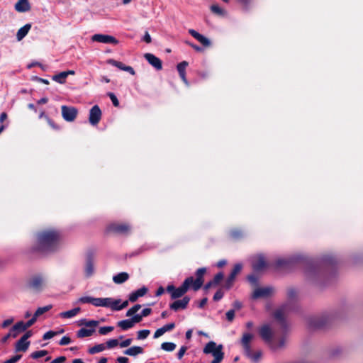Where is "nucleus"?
<instances>
[{"instance_id": "a19ab883", "label": "nucleus", "mask_w": 363, "mask_h": 363, "mask_svg": "<svg viewBox=\"0 0 363 363\" xmlns=\"http://www.w3.org/2000/svg\"><path fill=\"white\" fill-rule=\"evenodd\" d=\"M47 354H48V351H46V350H38V351L33 352L30 354V357L33 359H38V358H40V357H43L45 355H47Z\"/></svg>"}, {"instance_id": "58836bf2", "label": "nucleus", "mask_w": 363, "mask_h": 363, "mask_svg": "<svg viewBox=\"0 0 363 363\" xmlns=\"http://www.w3.org/2000/svg\"><path fill=\"white\" fill-rule=\"evenodd\" d=\"M114 328L113 326H104L101 327L99 330V333L101 335H106L108 333L112 332Z\"/></svg>"}, {"instance_id": "79ce46f5", "label": "nucleus", "mask_w": 363, "mask_h": 363, "mask_svg": "<svg viewBox=\"0 0 363 363\" xmlns=\"http://www.w3.org/2000/svg\"><path fill=\"white\" fill-rule=\"evenodd\" d=\"M106 347L108 349H112L119 345L118 339H110L106 342Z\"/></svg>"}, {"instance_id": "c756f323", "label": "nucleus", "mask_w": 363, "mask_h": 363, "mask_svg": "<svg viewBox=\"0 0 363 363\" xmlns=\"http://www.w3.org/2000/svg\"><path fill=\"white\" fill-rule=\"evenodd\" d=\"M106 349V345L104 343L96 345L91 347H89L88 352L90 354H94L104 351Z\"/></svg>"}, {"instance_id": "864d4df0", "label": "nucleus", "mask_w": 363, "mask_h": 363, "mask_svg": "<svg viewBox=\"0 0 363 363\" xmlns=\"http://www.w3.org/2000/svg\"><path fill=\"white\" fill-rule=\"evenodd\" d=\"M71 342V339L67 336H64L61 338L59 344L60 345H67Z\"/></svg>"}, {"instance_id": "69168bd1", "label": "nucleus", "mask_w": 363, "mask_h": 363, "mask_svg": "<svg viewBox=\"0 0 363 363\" xmlns=\"http://www.w3.org/2000/svg\"><path fill=\"white\" fill-rule=\"evenodd\" d=\"M151 311H152L151 308H144L141 312V315L143 317H147L151 313Z\"/></svg>"}, {"instance_id": "ddd939ff", "label": "nucleus", "mask_w": 363, "mask_h": 363, "mask_svg": "<svg viewBox=\"0 0 363 363\" xmlns=\"http://www.w3.org/2000/svg\"><path fill=\"white\" fill-rule=\"evenodd\" d=\"M272 292L273 289L271 287L257 288L252 294V298H259L268 297Z\"/></svg>"}, {"instance_id": "ea45409f", "label": "nucleus", "mask_w": 363, "mask_h": 363, "mask_svg": "<svg viewBox=\"0 0 363 363\" xmlns=\"http://www.w3.org/2000/svg\"><path fill=\"white\" fill-rule=\"evenodd\" d=\"M141 308V306L140 304H136L132 308H130L126 313V316L130 317L133 315H135Z\"/></svg>"}, {"instance_id": "393cba45", "label": "nucleus", "mask_w": 363, "mask_h": 363, "mask_svg": "<svg viewBox=\"0 0 363 363\" xmlns=\"http://www.w3.org/2000/svg\"><path fill=\"white\" fill-rule=\"evenodd\" d=\"M31 25L30 23H27L24 26L21 28L16 33L17 40L18 41L21 40L28 34Z\"/></svg>"}, {"instance_id": "3c124183", "label": "nucleus", "mask_w": 363, "mask_h": 363, "mask_svg": "<svg viewBox=\"0 0 363 363\" xmlns=\"http://www.w3.org/2000/svg\"><path fill=\"white\" fill-rule=\"evenodd\" d=\"M133 340L131 338L125 339V340L121 342L119 345L121 348L127 347L132 343Z\"/></svg>"}, {"instance_id": "20e7f679", "label": "nucleus", "mask_w": 363, "mask_h": 363, "mask_svg": "<svg viewBox=\"0 0 363 363\" xmlns=\"http://www.w3.org/2000/svg\"><path fill=\"white\" fill-rule=\"evenodd\" d=\"M254 338V335L250 333H244L240 340V343L243 347L245 354L253 362H257L262 357L261 351L252 352L250 342Z\"/></svg>"}, {"instance_id": "2f4dec72", "label": "nucleus", "mask_w": 363, "mask_h": 363, "mask_svg": "<svg viewBox=\"0 0 363 363\" xmlns=\"http://www.w3.org/2000/svg\"><path fill=\"white\" fill-rule=\"evenodd\" d=\"M94 262L91 259H88L85 267L86 276L88 277H91L94 274Z\"/></svg>"}, {"instance_id": "e433bc0d", "label": "nucleus", "mask_w": 363, "mask_h": 363, "mask_svg": "<svg viewBox=\"0 0 363 363\" xmlns=\"http://www.w3.org/2000/svg\"><path fill=\"white\" fill-rule=\"evenodd\" d=\"M150 334V331L149 330H139L137 333V338L138 340H145L149 336Z\"/></svg>"}, {"instance_id": "4be33fe9", "label": "nucleus", "mask_w": 363, "mask_h": 363, "mask_svg": "<svg viewBox=\"0 0 363 363\" xmlns=\"http://www.w3.org/2000/svg\"><path fill=\"white\" fill-rule=\"evenodd\" d=\"M143 348L140 346H133L123 352L125 354L132 357H135L138 354H143Z\"/></svg>"}, {"instance_id": "f704fd0d", "label": "nucleus", "mask_w": 363, "mask_h": 363, "mask_svg": "<svg viewBox=\"0 0 363 363\" xmlns=\"http://www.w3.org/2000/svg\"><path fill=\"white\" fill-rule=\"evenodd\" d=\"M51 308H52V305H48L44 307H40L36 310L33 316L35 317V318L37 319L38 317L43 315L45 312L50 311Z\"/></svg>"}, {"instance_id": "49530a36", "label": "nucleus", "mask_w": 363, "mask_h": 363, "mask_svg": "<svg viewBox=\"0 0 363 363\" xmlns=\"http://www.w3.org/2000/svg\"><path fill=\"white\" fill-rule=\"evenodd\" d=\"M108 95L110 99L111 100L113 106L116 107L118 106L119 101H118L117 97L116 96V95L113 93H108Z\"/></svg>"}, {"instance_id": "a211bd4d", "label": "nucleus", "mask_w": 363, "mask_h": 363, "mask_svg": "<svg viewBox=\"0 0 363 363\" xmlns=\"http://www.w3.org/2000/svg\"><path fill=\"white\" fill-rule=\"evenodd\" d=\"M190 298L187 296L184 297L182 299L175 301L170 305L171 309L174 311H178L180 309H184L186 308Z\"/></svg>"}, {"instance_id": "c9c22d12", "label": "nucleus", "mask_w": 363, "mask_h": 363, "mask_svg": "<svg viewBox=\"0 0 363 363\" xmlns=\"http://www.w3.org/2000/svg\"><path fill=\"white\" fill-rule=\"evenodd\" d=\"M161 348L167 352H172L176 348V345L173 342H163Z\"/></svg>"}, {"instance_id": "b1692460", "label": "nucleus", "mask_w": 363, "mask_h": 363, "mask_svg": "<svg viewBox=\"0 0 363 363\" xmlns=\"http://www.w3.org/2000/svg\"><path fill=\"white\" fill-rule=\"evenodd\" d=\"M112 310L113 311H121L125 308H126L128 305V301H125L121 303L120 299H113L112 300Z\"/></svg>"}, {"instance_id": "5fc2aeb1", "label": "nucleus", "mask_w": 363, "mask_h": 363, "mask_svg": "<svg viewBox=\"0 0 363 363\" xmlns=\"http://www.w3.org/2000/svg\"><path fill=\"white\" fill-rule=\"evenodd\" d=\"M223 273H221V272H220V273L217 274L215 276V277H214V279H213V284H214L215 285L218 284V283H219V282L223 279Z\"/></svg>"}, {"instance_id": "7c9ffc66", "label": "nucleus", "mask_w": 363, "mask_h": 363, "mask_svg": "<svg viewBox=\"0 0 363 363\" xmlns=\"http://www.w3.org/2000/svg\"><path fill=\"white\" fill-rule=\"evenodd\" d=\"M118 326L123 330H127L134 326V324L131 319L123 320L117 323Z\"/></svg>"}, {"instance_id": "37998d69", "label": "nucleus", "mask_w": 363, "mask_h": 363, "mask_svg": "<svg viewBox=\"0 0 363 363\" xmlns=\"http://www.w3.org/2000/svg\"><path fill=\"white\" fill-rule=\"evenodd\" d=\"M93 297L91 296H82L79 298L77 303H91L92 304Z\"/></svg>"}, {"instance_id": "774afa93", "label": "nucleus", "mask_w": 363, "mask_h": 363, "mask_svg": "<svg viewBox=\"0 0 363 363\" xmlns=\"http://www.w3.org/2000/svg\"><path fill=\"white\" fill-rule=\"evenodd\" d=\"M33 333L30 330L29 331H27L22 337L21 338H23V340H28V339L29 337H30L32 336Z\"/></svg>"}, {"instance_id": "338daca9", "label": "nucleus", "mask_w": 363, "mask_h": 363, "mask_svg": "<svg viewBox=\"0 0 363 363\" xmlns=\"http://www.w3.org/2000/svg\"><path fill=\"white\" fill-rule=\"evenodd\" d=\"M13 322V318H9V319L5 320L2 323V327L3 328H6L9 325H10Z\"/></svg>"}, {"instance_id": "a878e982", "label": "nucleus", "mask_w": 363, "mask_h": 363, "mask_svg": "<svg viewBox=\"0 0 363 363\" xmlns=\"http://www.w3.org/2000/svg\"><path fill=\"white\" fill-rule=\"evenodd\" d=\"M79 311L80 308H75L72 310L60 313L59 316L62 318H71L77 315Z\"/></svg>"}, {"instance_id": "6ab92c4d", "label": "nucleus", "mask_w": 363, "mask_h": 363, "mask_svg": "<svg viewBox=\"0 0 363 363\" xmlns=\"http://www.w3.org/2000/svg\"><path fill=\"white\" fill-rule=\"evenodd\" d=\"M15 9L18 12H26L30 9L28 0H18L15 4Z\"/></svg>"}, {"instance_id": "dca6fc26", "label": "nucleus", "mask_w": 363, "mask_h": 363, "mask_svg": "<svg viewBox=\"0 0 363 363\" xmlns=\"http://www.w3.org/2000/svg\"><path fill=\"white\" fill-rule=\"evenodd\" d=\"M107 62L109 64V65H111L114 67H116L117 68L121 69V70H123V71H125V72H128V73H130V74L132 75H135V72L133 69V68L130 66H127L125 65H124L123 62H118V61H116L115 60H113V59H110L107 61Z\"/></svg>"}, {"instance_id": "de8ad7c7", "label": "nucleus", "mask_w": 363, "mask_h": 363, "mask_svg": "<svg viewBox=\"0 0 363 363\" xmlns=\"http://www.w3.org/2000/svg\"><path fill=\"white\" fill-rule=\"evenodd\" d=\"M296 291L295 289H290L288 290L287 297L289 301H292L293 299H294L296 298Z\"/></svg>"}, {"instance_id": "603ef678", "label": "nucleus", "mask_w": 363, "mask_h": 363, "mask_svg": "<svg viewBox=\"0 0 363 363\" xmlns=\"http://www.w3.org/2000/svg\"><path fill=\"white\" fill-rule=\"evenodd\" d=\"M174 327H175V324L174 323H170L164 325L162 328H163V330L164 331V333H166L168 331H171L172 330H173L174 328Z\"/></svg>"}, {"instance_id": "f8f14e48", "label": "nucleus", "mask_w": 363, "mask_h": 363, "mask_svg": "<svg viewBox=\"0 0 363 363\" xmlns=\"http://www.w3.org/2000/svg\"><path fill=\"white\" fill-rule=\"evenodd\" d=\"M112 298H93L92 305L96 307L110 308L112 310Z\"/></svg>"}, {"instance_id": "0eeeda50", "label": "nucleus", "mask_w": 363, "mask_h": 363, "mask_svg": "<svg viewBox=\"0 0 363 363\" xmlns=\"http://www.w3.org/2000/svg\"><path fill=\"white\" fill-rule=\"evenodd\" d=\"M91 40L105 44L117 45L118 43V40L113 36L104 34H95L91 37Z\"/></svg>"}, {"instance_id": "9d476101", "label": "nucleus", "mask_w": 363, "mask_h": 363, "mask_svg": "<svg viewBox=\"0 0 363 363\" xmlns=\"http://www.w3.org/2000/svg\"><path fill=\"white\" fill-rule=\"evenodd\" d=\"M252 264L253 269L256 272L262 271L267 266L264 257L260 255H256L252 258Z\"/></svg>"}, {"instance_id": "09e8293b", "label": "nucleus", "mask_w": 363, "mask_h": 363, "mask_svg": "<svg viewBox=\"0 0 363 363\" xmlns=\"http://www.w3.org/2000/svg\"><path fill=\"white\" fill-rule=\"evenodd\" d=\"M58 333L50 330L45 333L43 335V340H49L55 336Z\"/></svg>"}, {"instance_id": "c85d7f7f", "label": "nucleus", "mask_w": 363, "mask_h": 363, "mask_svg": "<svg viewBox=\"0 0 363 363\" xmlns=\"http://www.w3.org/2000/svg\"><path fill=\"white\" fill-rule=\"evenodd\" d=\"M11 330V332H13V337H16L19 332L26 330L25 327V323L23 321H19L16 323Z\"/></svg>"}, {"instance_id": "412c9836", "label": "nucleus", "mask_w": 363, "mask_h": 363, "mask_svg": "<svg viewBox=\"0 0 363 363\" xmlns=\"http://www.w3.org/2000/svg\"><path fill=\"white\" fill-rule=\"evenodd\" d=\"M147 289L146 287H142L133 292H132L130 295H129V301L130 302H135L137 301V299L139 298V297H142L144 295H145V294L147 293Z\"/></svg>"}, {"instance_id": "f3484780", "label": "nucleus", "mask_w": 363, "mask_h": 363, "mask_svg": "<svg viewBox=\"0 0 363 363\" xmlns=\"http://www.w3.org/2000/svg\"><path fill=\"white\" fill-rule=\"evenodd\" d=\"M189 33L192 35L195 39H196L201 44H202L205 47H208L211 45V41L204 35L200 34L197 31L194 29H189Z\"/></svg>"}, {"instance_id": "9b49d317", "label": "nucleus", "mask_w": 363, "mask_h": 363, "mask_svg": "<svg viewBox=\"0 0 363 363\" xmlns=\"http://www.w3.org/2000/svg\"><path fill=\"white\" fill-rule=\"evenodd\" d=\"M145 60L157 70L162 69V62L160 58L151 53H146L144 55Z\"/></svg>"}, {"instance_id": "f257e3e1", "label": "nucleus", "mask_w": 363, "mask_h": 363, "mask_svg": "<svg viewBox=\"0 0 363 363\" xmlns=\"http://www.w3.org/2000/svg\"><path fill=\"white\" fill-rule=\"evenodd\" d=\"M206 273L205 268H200L196 272V278L194 279L192 277L186 278L182 285L175 288L173 285H169L167 287V291L171 294L173 299L182 297L190 287L194 291L199 290L203 283V276Z\"/></svg>"}, {"instance_id": "6e6d98bb", "label": "nucleus", "mask_w": 363, "mask_h": 363, "mask_svg": "<svg viewBox=\"0 0 363 363\" xmlns=\"http://www.w3.org/2000/svg\"><path fill=\"white\" fill-rule=\"evenodd\" d=\"M235 317V311L230 310L226 313V318L228 321L231 322L234 319Z\"/></svg>"}, {"instance_id": "f03ea898", "label": "nucleus", "mask_w": 363, "mask_h": 363, "mask_svg": "<svg viewBox=\"0 0 363 363\" xmlns=\"http://www.w3.org/2000/svg\"><path fill=\"white\" fill-rule=\"evenodd\" d=\"M61 236L59 232L48 230L38 234L35 250L43 253H49L58 249Z\"/></svg>"}, {"instance_id": "1a4fd4ad", "label": "nucleus", "mask_w": 363, "mask_h": 363, "mask_svg": "<svg viewBox=\"0 0 363 363\" xmlns=\"http://www.w3.org/2000/svg\"><path fill=\"white\" fill-rule=\"evenodd\" d=\"M101 118V111L100 108L95 105L89 111V121L92 125H96L99 123Z\"/></svg>"}, {"instance_id": "a18cd8bd", "label": "nucleus", "mask_w": 363, "mask_h": 363, "mask_svg": "<svg viewBox=\"0 0 363 363\" xmlns=\"http://www.w3.org/2000/svg\"><path fill=\"white\" fill-rule=\"evenodd\" d=\"M21 357H22L21 354H16L13 357H12L11 358L6 360L3 363H16L18 361H19L21 359Z\"/></svg>"}, {"instance_id": "423d86ee", "label": "nucleus", "mask_w": 363, "mask_h": 363, "mask_svg": "<svg viewBox=\"0 0 363 363\" xmlns=\"http://www.w3.org/2000/svg\"><path fill=\"white\" fill-rule=\"evenodd\" d=\"M62 116L66 121L72 122L76 118L78 111L76 108L72 106H62Z\"/></svg>"}, {"instance_id": "473e14b6", "label": "nucleus", "mask_w": 363, "mask_h": 363, "mask_svg": "<svg viewBox=\"0 0 363 363\" xmlns=\"http://www.w3.org/2000/svg\"><path fill=\"white\" fill-rule=\"evenodd\" d=\"M99 324L98 320H87L86 319H82L79 321V325H84L85 327H96Z\"/></svg>"}, {"instance_id": "bf43d9fd", "label": "nucleus", "mask_w": 363, "mask_h": 363, "mask_svg": "<svg viewBox=\"0 0 363 363\" xmlns=\"http://www.w3.org/2000/svg\"><path fill=\"white\" fill-rule=\"evenodd\" d=\"M186 349H187V348H186V347H185V346H183V347H182L179 349V352H178V353H177V357H178V359H182V358L183 357L184 354H185V352H186Z\"/></svg>"}, {"instance_id": "72a5a7b5", "label": "nucleus", "mask_w": 363, "mask_h": 363, "mask_svg": "<svg viewBox=\"0 0 363 363\" xmlns=\"http://www.w3.org/2000/svg\"><path fill=\"white\" fill-rule=\"evenodd\" d=\"M66 74L65 72H60L59 74L52 77V80L60 84H64L66 82Z\"/></svg>"}, {"instance_id": "39448f33", "label": "nucleus", "mask_w": 363, "mask_h": 363, "mask_svg": "<svg viewBox=\"0 0 363 363\" xmlns=\"http://www.w3.org/2000/svg\"><path fill=\"white\" fill-rule=\"evenodd\" d=\"M222 350L223 346L221 345H217L216 342L210 341L203 348V353L212 354L214 359L211 363H220L224 357V353Z\"/></svg>"}, {"instance_id": "e2e57ef3", "label": "nucleus", "mask_w": 363, "mask_h": 363, "mask_svg": "<svg viewBox=\"0 0 363 363\" xmlns=\"http://www.w3.org/2000/svg\"><path fill=\"white\" fill-rule=\"evenodd\" d=\"M65 360H66L65 357L61 356V357H59L53 359L51 363H64L65 362Z\"/></svg>"}, {"instance_id": "0e129e2a", "label": "nucleus", "mask_w": 363, "mask_h": 363, "mask_svg": "<svg viewBox=\"0 0 363 363\" xmlns=\"http://www.w3.org/2000/svg\"><path fill=\"white\" fill-rule=\"evenodd\" d=\"M118 363H128L129 359L125 357H118L116 359Z\"/></svg>"}, {"instance_id": "cd10ccee", "label": "nucleus", "mask_w": 363, "mask_h": 363, "mask_svg": "<svg viewBox=\"0 0 363 363\" xmlns=\"http://www.w3.org/2000/svg\"><path fill=\"white\" fill-rule=\"evenodd\" d=\"M288 310V306H282L280 308L277 309L274 313V318L279 322H282L285 315L286 311Z\"/></svg>"}, {"instance_id": "2eb2a0df", "label": "nucleus", "mask_w": 363, "mask_h": 363, "mask_svg": "<svg viewBox=\"0 0 363 363\" xmlns=\"http://www.w3.org/2000/svg\"><path fill=\"white\" fill-rule=\"evenodd\" d=\"M110 230L119 234H127L130 227L126 223H113L110 225Z\"/></svg>"}, {"instance_id": "c03bdc74", "label": "nucleus", "mask_w": 363, "mask_h": 363, "mask_svg": "<svg viewBox=\"0 0 363 363\" xmlns=\"http://www.w3.org/2000/svg\"><path fill=\"white\" fill-rule=\"evenodd\" d=\"M211 10L212 11V12H213L215 13H217L219 15L223 14V10L219 6H218L216 4L212 5L211 6Z\"/></svg>"}, {"instance_id": "5701e85b", "label": "nucleus", "mask_w": 363, "mask_h": 363, "mask_svg": "<svg viewBox=\"0 0 363 363\" xmlns=\"http://www.w3.org/2000/svg\"><path fill=\"white\" fill-rule=\"evenodd\" d=\"M29 345V341L25 340L21 337V339L16 343L15 350L16 352H26Z\"/></svg>"}, {"instance_id": "13d9d810", "label": "nucleus", "mask_w": 363, "mask_h": 363, "mask_svg": "<svg viewBox=\"0 0 363 363\" xmlns=\"http://www.w3.org/2000/svg\"><path fill=\"white\" fill-rule=\"evenodd\" d=\"M289 261L286 259H279L277 261V267H282L284 265H286Z\"/></svg>"}, {"instance_id": "8fccbe9b", "label": "nucleus", "mask_w": 363, "mask_h": 363, "mask_svg": "<svg viewBox=\"0 0 363 363\" xmlns=\"http://www.w3.org/2000/svg\"><path fill=\"white\" fill-rule=\"evenodd\" d=\"M133 317L130 318L131 320L133 321V324L135 325V323H140L142 319H143V316L140 314H135L133 315H132Z\"/></svg>"}, {"instance_id": "bb28decb", "label": "nucleus", "mask_w": 363, "mask_h": 363, "mask_svg": "<svg viewBox=\"0 0 363 363\" xmlns=\"http://www.w3.org/2000/svg\"><path fill=\"white\" fill-rule=\"evenodd\" d=\"M129 278V275L126 272H121L113 277L114 283L120 284L126 281Z\"/></svg>"}, {"instance_id": "052dcab7", "label": "nucleus", "mask_w": 363, "mask_h": 363, "mask_svg": "<svg viewBox=\"0 0 363 363\" xmlns=\"http://www.w3.org/2000/svg\"><path fill=\"white\" fill-rule=\"evenodd\" d=\"M165 333L164 331L163 330V328H160L159 329H157L155 333H154V338H158L160 337V336H162V335H164Z\"/></svg>"}, {"instance_id": "4c0bfd02", "label": "nucleus", "mask_w": 363, "mask_h": 363, "mask_svg": "<svg viewBox=\"0 0 363 363\" xmlns=\"http://www.w3.org/2000/svg\"><path fill=\"white\" fill-rule=\"evenodd\" d=\"M188 66V62L183 61L177 65V70L179 74L186 73V68Z\"/></svg>"}, {"instance_id": "4468645a", "label": "nucleus", "mask_w": 363, "mask_h": 363, "mask_svg": "<svg viewBox=\"0 0 363 363\" xmlns=\"http://www.w3.org/2000/svg\"><path fill=\"white\" fill-rule=\"evenodd\" d=\"M242 264H236L231 272L230 276L228 277V279L225 281V287L227 289H230L231 286L233 285V281L235 279L236 276L241 272L242 270Z\"/></svg>"}, {"instance_id": "6e6552de", "label": "nucleus", "mask_w": 363, "mask_h": 363, "mask_svg": "<svg viewBox=\"0 0 363 363\" xmlns=\"http://www.w3.org/2000/svg\"><path fill=\"white\" fill-rule=\"evenodd\" d=\"M45 280L41 276H35L28 281V286L34 291H40L45 286Z\"/></svg>"}, {"instance_id": "4d7b16f0", "label": "nucleus", "mask_w": 363, "mask_h": 363, "mask_svg": "<svg viewBox=\"0 0 363 363\" xmlns=\"http://www.w3.org/2000/svg\"><path fill=\"white\" fill-rule=\"evenodd\" d=\"M223 296V292L221 290H218L213 296V300L217 301L220 300Z\"/></svg>"}, {"instance_id": "680f3d73", "label": "nucleus", "mask_w": 363, "mask_h": 363, "mask_svg": "<svg viewBox=\"0 0 363 363\" xmlns=\"http://www.w3.org/2000/svg\"><path fill=\"white\" fill-rule=\"evenodd\" d=\"M36 320L37 319L35 318V317L33 316V318L30 320H29L28 322L25 323L26 328L27 329V328H30L31 325H33L35 323Z\"/></svg>"}, {"instance_id": "aec40b11", "label": "nucleus", "mask_w": 363, "mask_h": 363, "mask_svg": "<svg viewBox=\"0 0 363 363\" xmlns=\"http://www.w3.org/2000/svg\"><path fill=\"white\" fill-rule=\"evenodd\" d=\"M88 328H82L77 331V336L79 338H84L91 336L94 332L96 327H87Z\"/></svg>"}, {"instance_id": "7ed1b4c3", "label": "nucleus", "mask_w": 363, "mask_h": 363, "mask_svg": "<svg viewBox=\"0 0 363 363\" xmlns=\"http://www.w3.org/2000/svg\"><path fill=\"white\" fill-rule=\"evenodd\" d=\"M259 333L262 340L268 343L273 350H277L284 345V340H280L278 344L274 342V330L272 323L263 324L259 329Z\"/></svg>"}]
</instances>
